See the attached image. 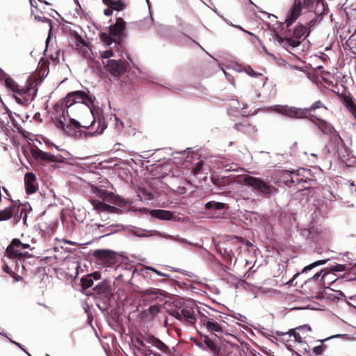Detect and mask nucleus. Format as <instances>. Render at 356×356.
Here are the masks:
<instances>
[{"label":"nucleus","instance_id":"nucleus-1","mask_svg":"<svg viewBox=\"0 0 356 356\" xmlns=\"http://www.w3.org/2000/svg\"><path fill=\"white\" fill-rule=\"evenodd\" d=\"M66 114L70 122L66 124L65 116L60 117L56 127L61 129L65 134L74 136L76 129L80 127H92L95 131L91 134H102L107 127V124L103 116L102 110L99 107H91L81 102H70L65 104Z\"/></svg>","mask_w":356,"mask_h":356},{"label":"nucleus","instance_id":"nucleus-2","mask_svg":"<svg viewBox=\"0 0 356 356\" xmlns=\"http://www.w3.org/2000/svg\"><path fill=\"white\" fill-rule=\"evenodd\" d=\"M323 107L320 100L315 102L309 108H300L288 105H274L264 108L266 112H274L285 117L291 118H302L307 111Z\"/></svg>","mask_w":356,"mask_h":356},{"label":"nucleus","instance_id":"nucleus-3","mask_svg":"<svg viewBox=\"0 0 356 356\" xmlns=\"http://www.w3.org/2000/svg\"><path fill=\"white\" fill-rule=\"evenodd\" d=\"M241 182L244 185L251 187L254 191L267 196H273L278 193V190L271 185H268L261 178L250 175L241 177Z\"/></svg>","mask_w":356,"mask_h":356},{"label":"nucleus","instance_id":"nucleus-4","mask_svg":"<svg viewBox=\"0 0 356 356\" xmlns=\"http://www.w3.org/2000/svg\"><path fill=\"white\" fill-rule=\"evenodd\" d=\"M126 24H111L108 27V32H102L100 34L101 40L108 46L111 45L113 42L116 46L120 43L124 35V31Z\"/></svg>","mask_w":356,"mask_h":356},{"label":"nucleus","instance_id":"nucleus-5","mask_svg":"<svg viewBox=\"0 0 356 356\" xmlns=\"http://www.w3.org/2000/svg\"><path fill=\"white\" fill-rule=\"evenodd\" d=\"M314 123L323 134L330 136L331 146L333 147V150L339 152L343 147L344 143L338 132L325 121L318 119Z\"/></svg>","mask_w":356,"mask_h":356},{"label":"nucleus","instance_id":"nucleus-6","mask_svg":"<svg viewBox=\"0 0 356 356\" xmlns=\"http://www.w3.org/2000/svg\"><path fill=\"white\" fill-rule=\"evenodd\" d=\"M143 339L146 343L155 348L158 352L153 354L154 356H170L171 353L170 348L159 338H156L151 334L143 335Z\"/></svg>","mask_w":356,"mask_h":356},{"label":"nucleus","instance_id":"nucleus-7","mask_svg":"<svg viewBox=\"0 0 356 356\" xmlns=\"http://www.w3.org/2000/svg\"><path fill=\"white\" fill-rule=\"evenodd\" d=\"M104 67L106 71L115 77L122 76L127 71L126 63L120 59L104 60Z\"/></svg>","mask_w":356,"mask_h":356},{"label":"nucleus","instance_id":"nucleus-8","mask_svg":"<svg viewBox=\"0 0 356 356\" xmlns=\"http://www.w3.org/2000/svg\"><path fill=\"white\" fill-rule=\"evenodd\" d=\"M65 104L70 102H81L86 106L94 107L93 99L91 97L88 96L85 92L76 90L70 92L65 98Z\"/></svg>","mask_w":356,"mask_h":356},{"label":"nucleus","instance_id":"nucleus-9","mask_svg":"<svg viewBox=\"0 0 356 356\" xmlns=\"http://www.w3.org/2000/svg\"><path fill=\"white\" fill-rule=\"evenodd\" d=\"M74 40L78 54L86 59H92V52L88 42L77 33L74 34Z\"/></svg>","mask_w":356,"mask_h":356},{"label":"nucleus","instance_id":"nucleus-10","mask_svg":"<svg viewBox=\"0 0 356 356\" xmlns=\"http://www.w3.org/2000/svg\"><path fill=\"white\" fill-rule=\"evenodd\" d=\"M30 247L28 243H23L18 238H15L11 243L7 247L6 254L8 257H18L26 254L24 250Z\"/></svg>","mask_w":356,"mask_h":356},{"label":"nucleus","instance_id":"nucleus-11","mask_svg":"<svg viewBox=\"0 0 356 356\" xmlns=\"http://www.w3.org/2000/svg\"><path fill=\"white\" fill-rule=\"evenodd\" d=\"M276 40L289 52L295 50L301 43L299 39H296L293 36H281L278 33H276Z\"/></svg>","mask_w":356,"mask_h":356},{"label":"nucleus","instance_id":"nucleus-12","mask_svg":"<svg viewBox=\"0 0 356 356\" xmlns=\"http://www.w3.org/2000/svg\"><path fill=\"white\" fill-rule=\"evenodd\" d=\"M196 312L200 314L198 308L191 305H185L181 309L182 318H184L188 323L195 324L196 323Z\"/></svg>","mask_w":356,"mask_h":356},{"label":"nucleus","instance_id":"nucleus-13","mask_svg":"<svg viewBox=\"0 0 356 356\" xmlns=\"http://www.w3.org/2000/svg\"><path fill=\"white\" fill-rule=\"evenodd\" d=\"M90 202L93 207L94 210L113 213H118L120 211V209L105 204L97 200H92L90 201Z\"/></svg>","mask_w":356,"mask_h":356},{"label":"nucleus","instance_id":"nucleus-14","mask_svg":"<svg viewBox=\"0 0 356 356\" xmlns=\"http://www.w3.org/2000/svg\"><path fill=\"white\" fill-rule=\"evenodd\" d=\"M35 175L33 172H26L24 175V183L27 194H33L37 191Z\"/></svg>","mask_w":356,"mask_h":356},{"label":"nucleus","instance_id":"nucleus-15","mask_svg":"<svg viewBox=\"0 0 356 356\" xmlns=\"http://www.w3.org/2000/svg\"><path fill=\"white\" fill-rule=\"evenodd\" d=\"M15 207L17 209L15 210V213L13 215V223L14 225L17 224L21 219L23 220V223L26 224L27 220V210L24 207H22L15 202Z\"/></svg>","mask_w":356,"mask_h":356},{"label":"nucleus","instance_id":"nucleus-16","mask_svg":"<svg viewBox=\"0 0 356 356\" xmlns=\"http://www.w3.org/2000/svg\"><path fill=\"white\" fill-rule=\"evenodd\" d=\"M94 193L96 194V196L102 198L104 201L115 203L120 199L119 197L115 196L113 193L108 192L104 189H99L98 188H95L94 190Z\"/></svg>","mask_w":356,"mask_h":356},{"label":"nucleus","instance_id":"nucleus-17","mask_svg":"<svg viewBox=\"0 0 356 356\" xmlns=\"http://www.w3.org/2000/svg\"><path fill=\"white\" fill-rule=\"evenodd\" d=\"M201 321L209 331L218 333L223 332V329L221 325L216 322L213 318H208L204 316L202 318Z\"/></svg>","mask_w":356,"mask_h":356},{"label":"nucleus","instance_id":"nucleus-18","mask_svg":"<svg viewBox=\"0 0 356 356\" xmlns=\"http://www.w3.org/2000/svg\"><path fill=\"white\" fill-rule=\"evenodd\" d=\"M149 213L152 218H157L161 220H170L173 217V213L167 210L153 209L149 211Z\"/></svg>","mask_w":356,"mask_h":356},{"label":"nucleus","instance_id":"nucleus-19","mask_svg":"<svg viewBox=\"0 0 356 356\" xmlns=\"http://www.w3.org/2000/svg\"><path fill=\"white\" fill-rule=\"evenodd\" d=\"M301 3L300 1L295 2L289 12V15L286 18L284 22H294L300 15L301 12Z\"/></svg>","mask_w":356,"mask_h":356},{"label":"nucleus","instance_id":"nucleus-20","mask_svg":"<svg viewBox=\"0 0 356 356\" xmlns=\"http://www.w3.org/2000/svg\"><path fill=\"white\" fill-rule=\"evenodd\" d=\"M16 209H17V208L15 207V202H13L8 207L0 210V221L10 219Z\"/></svg>","mask_w":356,"mask_h":356},{"label":"nucleus","instance_id":"nucleus-21","mask_svg":"<svg viewBox=\"0 0 356 356\" xmlns=\"http://www.w3.org/2000/svg\"><path fill=\"white\" fill-rule=\"evenodd\" d=\"M93 254L97 259L108 262L113 258L114 252L109 250H96Z\"/></svg>","mask_w":356,"mask_h":356},{"label":"nucleus","instance_id":"nucleus-22","mask_svg":"<svg viewBox=\"0 0 356 356\" xmlns=\"http://www.w3.org/2000/svg\"><path fill=\"white\" fill-rule=\"evenodd\" d=\"M309 34V28L307 25L300 24L296 28L293 29V35L296 39H299L302 37H306Z\"/></svg>","mask_w":356,"mask_h":356},{"label":"nucleus","instance_id":"nucleus-23","mask_svg":"<svg viewBox=\"0 0 356 356\" xmlns=\"http://www.w3.org/2000/svg\"><path fill=\"white\" fill-rule=\"evenodd\" d=\"M10 120H13V117L8 113L6 106L0 102V124H8Z\"/></svg>","mask_w":356,"mask_h":356},{"label":"nucleus","instance_id":"nucleus-24","mask_svg":"<svg viewBox=\"0 0 356 356\" xmlns=\"http://www.w3.org/2000/svg\"><path fill=\"white\" fill-rule=\"evenodd\" d=\"M297 329L298 330H307V331H311V327L309 326H307V325H303L302 327H297ZM287 334H289V336H292L293 337L294 339L296 341L298 342V343H301L302 342V337L300 335L299 332H296V329H291L289 330L288 332H287Z\"/></svg>","mask_w":356,"mask_h":356},{"label":"nucleus","instance_id":"nucleus-25","mask_svg":"<svg viewBox=\"0 0 356 356\" xmlns=\"http://www.w3.org/2000/svg\"><path fill=\"white\" fill-rule=\"evenodd\" d=\"M94 291L97 293L106 295L110 292V285L108 282L104 281L96 285Z\"/></svg>","mask_w":356,"mask_h":356},{"label":"nucleus","instance_id":"nucleus-26","mask_svg":"<svg viewBox=\"0 0 356 356\" xmlns=\"http://www.w3.org/2000/svg\"><path fill=\"white\" fill-rule=\"evenodd\" d=\"M103 2L105 5L110 6L116 10H122L124 6L120 0H103Z\"/></svg>","mask_w":356,"mask_h":356},{"label":"nucleus","instance_id":"nucleus-27","mask_svg":"<svg viewBox=\"0 0 356 356\" xmlns=\"http://www.w3.org/2000/svg\"><path fill=\"white\" fill-rule=\"evenodd\" d=\"M38 156L42 160L47 161L49 162H57L58 161V159L51 154V153L45 152L41 150H39L38 152Z\"/></svg>","mask_w":356,"mask_h":356},{"label":"nucleus","instance_id":"nucleus-28","mask_svg":"<svg viewBox=\"0 0 356 356\" xmlns=\"http://www.w3.org/2000/svg\"><path fill=\"white\" fill-rule=\"evenodd\" d=\"M235 129L238 131L245 133H251L254 131V127L248 122L236 124Z\"/></svg>","mask_w":356,"mask_h":356},{"label":"nucleus","instance_id":"nucleus-29","mask_svg":"<svg viewBox=\"0 0 356 356\" xmlns=\"http://www.w3.org/2000/svg\"><path fill=\"white\" fill-rule=\"evenodd\" d=\"M114 55H115V53H114L113 49L112 47H111L108 49L104 50V51H101L100 56L102 60V64L104 65V60H111V58L114 56Z\"/></svg>","mask_w":356,"mask_h":356},{"label":"nucleus","instance_id":"nucleus-30","mask_svg":"<svg viewBox=\"0 0 356 356\" xmlns=\"http://www.w3.org/2000/svg\"><path fill=\"white\" fill-rule=\"evenodd\" d=\"M5 85L13 92H17V90H18L17 83L10 77H8L5 79Z\"/></svg>","mask_w":356,"mask_h":356},{"label":"nucleus","instance_id":"nucleus-31","mask_svg":"<svg viewBox=\"0 0 356 356\" xmlns=\"http://www.w3.org/2000/svg\"><path fill=\"white\" fill-rule=\"evenodd\" d=\"M81 282L83 289H88L91 287L94 282L93 279L90 276V275L82 277Z\"/></svg>","mask_w":356,"mask_h":356},{"label":"nucleus","instance_id":"nucleus-32","mask_svg":"<svg viewBox=\"0 0 356 356\" xmlns=\"http://www.w3.org/2000/svg\"><path fill=\"white\" fill-rule=\"evenodd\" d=\"M326 262L325 260H318V261H316L308 266H306L302 270V273H306L307 272L308 270H310L312 269H313L314 268L316 267V266H321V265H323L325 264Z\"/></svg>","mask_w":356,"mask_h":356},{"label":"nucleus","instance_id":"nucleus-33","mask_svg":"<svg viewBox=\"0 0 356 356\" xmlns=\"http://www.w3.org/2000/svg\"><path fill=\"white\" fill-rule=\"evenodd\" d=\"M131 233L138 237H147L148 235L146 234V231L140 228H134L131 229Z\"/></svg>","mask_w":356,"mask_h":356},{"label":"nucleus","instance_id":"nucleus-34","mask_svg":"<svg viewBox=\"0 0 356 356\" xmlns=\"http://www.w3.org/2000/svg\"><path fill=\"white\" fill-rule=\"evenodd\" d=\"M229 107L233 108V111H238L240 109H244L245 106L244 105L242 108H240L239 102L236 99H232L230 102Z\"/></svg>","mask_w":356,"mask_h":356},{"label":"nucleus","instance_id":"nucleus-35","mask_svg":"<svg viewBox=\"0 0 356 356\" xmlns=\"http://www.w3.org/2000/svg\"><path fill=\"white\" fill-rule=\"evenodd\" d=\"M325 350V346L323 344H320L313 348V353L316 355H321Z\"/></svg>","mask_w":356,"mask_h":356},{"label":"nucleus","instance_id":"nucleus-36","mask_svg":"<svg viewBox=\"0 0 356 356\" xmlns=\"http://www.w3.org/2000/svg\"><path fill=\"white\" fill-rule=\"evenodd\" d=\"M243 71L250 76H258L261 75L260 73L254 72L250 66L244 67Z\"/></svg>","mask_w":356,"mask_h":356},{"label":"nucleus","instance_id":"nucleus-37","mask_svg":"<svg viewBox=\"0 0 356 356\" xmlns=\"http://www.w3.org/2000/svg\"><path fill=\"white\" fill-rule=\"evenodd\" d=\"M160 311V307L157 305H152L148 309V313L152 316L157 314Z\"/></svg>","mask_w":356,"mask_h":356},{"label":"nucleus","instance_id":"nucleus-38","mask_svg":"<svg viewBox=\"0 0 356 356\" xmlns=\"http://www.w3.org/2000/svg\"><path fill=\"white\" fill-rule=\"evenodd\" d=\"M204 343L207 346V347L211 350H215L216 349V345L212 341L211 339H210L209 337H205L204 339Z\"/></svg>","mask_w":356,"mask_h":356},{"label":"nucleus","instance_id":"nucleus-39","mask_svg":"<svg viewBox=\"0 0 356 356\" xmlns=\"http://www.w3.org/2000/svg\"><path fill=\"white\" fill-rule=\"evenodd\" d=\"M339 337L346 338L347 337V334H335V335H332V336H330L329 337H327V338H325L324 339L318 340V341L322 343L324 341H328L330 339H334V338H339Z\"/></svg>","mask_w":356,"mask_h":356},{"label":"nucleus","instance_id":"nucleus-40","mask_svg":"<svg viewBox=\"0 0 356 356\" xmlns=\"http://www.w3.org/2000/svg\"><path fill=\"white\" fill-rule=\"evenodd\" d=\"M170 314L177 318V320L181 321L182 320V315L181 312H179L177 310H172L170 312Z\"/></svg>","mask_w":356,"mask_h":356},{"label":"nucleus","instance_id":"nucleus-41","mask_svg":"<svg viewBox=\"0 0 356 356\" xmlns=\"http://www.w3.org/2000/svg\"><path fill=\"white\" fill-rule=\"evenodd\" d=\"M145 269L146 270H152V271L154 272L155 273H156L158 275H159L161 277H168V275L167 274L161 273V271L158 270L155 268H153V267H151V266H146Z\"/></svg>","mask_w":356,"mask_h":356},{"label":"nucleus","instance_id":"nucleus-42","mask_svg":"<svg viewBox=\"0 0 356 356\" xmlns=\"http://www.w3.org/2000/svg\"><path fill=\"white\" fill-rule=\"evenodd\" d=\"M172 240H175V241H179V242H181V243H188V244H190V245H193L192 243L188 241L185 238H180L178 235L177 236H174V237H172Z\"/></svg>","mask_w":356,"mask_h":356},{"label":"nucleus","instance_id":"nucleus-43","mask_svg":"<svg viewBox=\"0 0 356 356\" xmlns=\"http://www.w3.org/2000/svg\"><path fill=\"white\" fill-rule=\"evenodd\" d=\"M172 240H175V241H179V242H181V243H188V244H190V245H193L192 243L188 241L185 238H180L178 235L177 236H174V237H172Z\"/></svg>","mask_w":356,"mask_h":356},{"label":"nucleus","instance_id":"nucleus-44","mask_svg":"<svg viewBox=\"0 0 356 356\" xmlns=\"http://www.w3.org/2000/svg\"><path fill=\"white\" fill-rule=\"evenodd\" d=\"M115 120L116 121V124H115L116 128L118 129H122L124 127L123 122L117 117H115Z\"/></svg>","mask_w":356,"mask_h":356},{"label":"nucleus","instance_id":"nucleus-45","mask_svg":"<svg viewBox=\"0 0 356 356\" xmlns=\"http://www.w3.org/2000/svg\"><path fill=\"white\" fill-rule=\"evenodd\" d=\"M225 204L222 202H214L213 209L216 210H221L225 207Z\"/></svg>","mask_w":356,"mask_h":356},{"label":"nucleus","instance_id":"nucleus-46","mask_svg":"<svg viewBox=\"0 0 356 356\" xmlns=\"http://www.w3.org/2000/svg\"><path fill=\"white\" fill-rule=\"evenodd\" d=\"M223 73L225 74L227 81L232 85L234 84V79L233 76L229 74H227L225 70H223Z\"/></svg>","mask_w":356,"mask_h":356},{"label":"nucleus","instance_id":"nucleus-47","mask_svg":"<svg viewBox=\"0 0 356 356\" xmlns=\"http://www.w3.org/2000/svg\"><path fill=\"white\" fill-rule=\"evenodd\" d=\"M90 276L94 280H98L100 279L101 275L99 272H94L92 273L89 274Z\"/></svg>","mask_w":356,"mask_h":356},{"label":"nucleus","instance_id":"nucleus-48","mask_svg":"<svg viewBox=\"0 0 356 356\" xmlns=\"http://www.w3.org/2000/svg\"><path fill=\"white\" fill-rule=\"evenodd\" d=\"M27 91H28V88H25V87L19 88L18 86V90H17V92H15V93H17V94H19V95H23V94L26 93Z\"/></svg>","mask_w":356,"mask_h":356},{"label":"nucleus","instance_id":"nucleus-49","mask_svg":"<svg viewBox=\"0 0 356 356\" xmlns=\"http://www.w3.org/2000/svg\"><path fill=\"white\" fill-rule=\"evenodd\" d=\"M235 318L243 322V323H245L246 321V317L241 314H237L236 315H235Z\"/></svg>","mask_w":356,"mask_h":356},{"label":"nucleus","instance_id":"nucleus-50","mask_svg":"<svg viewBox=\"0 0 356 356\" xmlns=\"http://www.w3.org/2000/svg\"><path fill=\"white\" fill-rule=\"evenodd\" d=\"M53 36V33H52V26H51V24H50V27H49V34H48V37L46 39V47L48 46L49 44V40L51 38V37Z\"/></svg>","mask_w":356,"mask_h":356},{"label":"nucleus","instance_id":"nucleus-51","mask_svg":"<svg viewBox=\"0 0 356 356\" xmlns=\"http://www.w3.org/2000/svg\"><path fill=\"white\" fill-rule=\"evenodd\" d=\"M348 106L350 112L354 115L355 117H356V106L353 103H351L348 105Z\"/></svg>","mask_w":356,"mask_h":356},{"label":"nucleus","instance_id":"nucleus-52","mask_svg":"<svg viewBox=\"0 0 356 356\" xmlns=\"http://www.w3.org/2000/svg\"><path fill=\"white\" fill-rule=\"evenodd\" d=\"M135 341L140 347H144L145 343H146L145 341L143 339V337L142 339L137 337L135 339Z\"/></svg>","mask_w":356,"mask_h":356},{"label":"nucleus","instance_id":"nucleus-53","mask_svg":"<svg viewBox=\"0 0 356 356\" xmlns=\"http://www.w3.org/2000/svg\"><path fill=\"white\" fill-rule=\"evenodd\" d=\"M3 271L8 274H9L10 276H13V272L10 269V268L7 265L5 264L3 266Z\"/></svg>","mask_w":356,"mask_h":356},{"label":"nucleus","instance_id":"nucleus-54","mask_svg":"<svg viewBox=\"0 0 356 356\" xmlns=\"http://www.w3.org/2000/svg\"><path fill=\"white\" fill-rule=\"evenodd\" d=\"M263 15H264V16L267 17V18H268V19H270V20H272V21H273V20H274V19H276L277 18L275 15H272V14H268V13H263Z\"/></svg>","mask_w":356,"mask_h":356},{"label":"nucleus","instance_id":"nucleus-55","mask_svg":"<svg viewBox=\"0 0 356 356\" xmlns=\"http://www.w3.org/2000/svg\"><path fill=\"white\" fill-rule=\"evenodd\" d=\"M109 8L104 10V13L106 15L109 16L112 14V10H115L114 8H112L110 6H108Z\"/></svg>","mask_w":356,"mask_h":356},{"label":"nucleus","instance_id":"nucleus-56","mask_svg":"<svg viewBox=\"0 0 356 356\" xmlns=\"http://www.w3.org/2000/svg\"><path fill=\"white\" fill-rule=\"evenodd\" d=\"M113 225L108 227V228H107L108 232L105 233L102 236H108V235L111 234V233H113Z\"/></svg>","mask_w":356,"mask_h":356},{"label":"nucleus","instance_id":"nucleus-57","mask_svg":"<svg viewBox=\"0 0 356 356\" xmlns=\"http://www.w3.org/2000/svg\"><path fill=\"white\" fill-rule=\"evenodd\" d=\"M11 277H13L16 282H19L22 280V276H20L19 275H15L14 273L13 274V276H11Z\"/></svg>","mask_w":356,"mask_h":356},{"label":"nucleus","instance_id":"nucleus-58","mask_svg":"<svg viewBox=\"0 0 356 356\" xmlns=\"http://www.w3.org/2000/svg\"><path fill=\"white\" fill-rule=\"evenodd\" d=\"M213 205H214V202H208L207 203H206L205 204V207L206 209H211V208H213Z\"/></svg>","mask_w":356,"mask_h":356},{"label":"nucleus","instance_id":"nucleus-59","mask_svg":"<svg viewBox=\"0 0 356 356\" xmlns=\"http://www.w3.org/2000/svg\"><path fill=\"white\" fill-rule=\"evenodd\" d=\"M161 236L167 239H171V238H172V237H174L173 235H169V234H161Z\"/></svg>","mask_w":356,"mask_h":356},{"label":"nucleus","instance_id":"nucleus-60","mask_svg":"<svg viewBox=\"0 0 356 356\" xmlns=\"http://www.w3.org/2000/svg\"><path fill=\"white\" fill-rule=\"evenodd\" d=\"M343 269H344V268H343V265H339V266L334 267V270H337V271H341V270H343Z\"/></svg>","mask_w":356,"mask_h":356},{"label":"nucleus","instance_id":"nucleus-61","mask_svg":"<svg viewBox=\"0 0 356 356\" xmlns=\"http://www.w3.org/2000/svg\"><path fill=\"white\" fill-rule=\"evenodd\" d=\"M243 67H242V66H236V68H235V70L238 72H244L243 71Z\"/></svg>","mask_w":356,"mask_h":356},{"label":"nucleus","instance_id":"nucleus-62","mask_svg":"<svg viewBox=\"0 0 356 356\" xmlns=\"http://www.w3.org/2000/svg\"><path fill=\"white\" fill-rule=\"evenodd\" d=\"M16 94H17V93H15V94L14 95V97H15V99L16 102H17L18 104H22V99H21L19 97H17V95Z\"/></svg>","mask_w":356,"mask_h":356},{"label":"nucleus","instance_id":"nucleus-63","mask_svg":"<svg viewBox=\"0 0 356 356\" xmlns=\"http://www.w3.org/2000/svg\"><path fill=\"white\" fill-rule=\"evenodd\" d=\"M323 270H321L319 273H316L312 278V279H317L320 277L321 274L322 273Z\"/></svg>","mask_w":356,"mask_h":356},{"label":"nucleus","instance_id":"nucleus-64","mask_svg":"<svg viewBox=\"0 0 356 356\" xmlns=\"http://www.w3.org/2000/svg\"><path fill=\"white\" fill-rule=\"evenodd\" d=\"M136 211H138L139 212L142 213H147L148 211L147 209L145 208H140L139 209H137Z\"/></svg>","mask_w":356,"mask_h":356}]
</instances>
